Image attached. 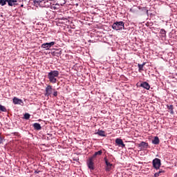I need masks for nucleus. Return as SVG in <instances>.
<instances>
[{
  "label": "nucleus",
  "mask_w": 177,
  "mask_h": 177,
  "mask_svg": "<svg viewBox=\"0 0 177 177\" xmlns=\"http://www.w3.org/2000/svg\"><path fill=\"white\" fill-rule=\"evenodd\" d=\"M59 74V71H50L47 75L49 82H51V84H56Z\"/></svg>",
  "instance_id": "1"
},
{
  "label": "nucleus",
  "mask_w": 177,
  "mask_h": 177,
  "mask_svg": "<svg viewBox=\"0 0 177 177\" xmlns=\"http://www.w3.org/2000/svg\"><path fill=\"white\" fill-rule=\"evenodd\" d=\"M52 0H34L35 5H39L41 8H49Z\"/></svg>",
  "instance_id": "2"
},
{
  "label": "nucleus",
  "mask_w": 177,
  "mask_h": 177,
  "mask_svg": "<svg viewBox=\"0 0 177 177\" xmlns=\"http://www.w3.org/2000/svg\"><path fill=\"white\" fill-rule=\"evenodd\" d=\"M8 3V6H17L19 3H17V0H0V5L1 6H5Z\"/></svg>",
  "instance_id": "3"
},
{
  "label": "nucleus",
  "mask_w": 177,
  "mask_h": 177,
  "mask_svg": "<svg viewBox=\"0 0 177 177\" xmlns=\"http://www.w3.org/2000/svg\"><path fill=\"white\" fill-rule=\"evenodd\" d=\"M112 28L113 30H116V31L124 30V23H113Z\"/></svg>",
  "instance_id": "4"
},
{
  "label": "nucleus",
  "mask_w": 177,
  "mask_h": 177,
  "mask_svg": "<svg viewBox=\"0 0 177 177\" xmlns=\"http://www.w3.org/2000/svg\"><path fill=\"white\" fill-rule=\"evenodd\" d=\"M152 164L155 169H160V167H161V160L156 158L153 160Z\"/></svg>",
  "instance_id": "5"
},
{
  "label": "nucleus",
  "mask_w": 177,
  "mask_h": 177,
  "mask_svg": "<svg viewBox=\"0 0 177 177\" xmlns=\"http://www.w3.org/2000/svg\"><path fill=\"white\" fill-rule=\"evenodd\" d=\"M53 91H55V88H53L51 85H48L46 87V92L44 93V96H47V97L50 96V95L53 93Z\"/></svg>",
  "instance_id": "6"
},
{
  "label": "nucleus",
  "mask_w": 177,
  "mask_h": 177,
  "mask_svg": "<svg viewBox=\"0 0 177 177\" xmlns=\"http://www.w3.org/2000/svg\"><path fill=\"white\" fill-rule=\"evenodd\" d=\"M104 160L106 164L105 171L106 172H110V171H111V169H113V164L109 162V160H107V158H104Z\"/></svg>",
  "instance_id": "7"
},
{
  "label": "nucleus",
  "mask_w": 177,
  "mask_h": 177,
  "mask_svg": "<svg viewBox=\"0 0 177 177\" xmlns=\"http://www.w3.org/2000/svg\"><path fill=\"white\" fill-rule=\"evenodd\" d=\"M55 41H51L50 43H44L43 44H41V48L43 49H46V50H49L50 48H52V46L55 45Z\"/></svg>",
  "instance_id": "8"
},
{
  "label": "nucleus",
  "mask_w": 177,
  "mask_h": 177,
  "mask_svg": "<svg viewBox=\"0 0 177 177\" xmlns=\"http://www.w3.org/2000/svg\"><path fill=\"white\" fill-rule=\"evenodd\" d=\"M94 162H93V158H89L88 160H87V166L89 169L91 171H93L95 169V166H94Z\"/></svg>",
  "instance_id": "9"
},
{
  "label": "nucleus",
  "mask_w": 177,
  "mask_h": 177,
  "mask_svg": "<svg viewBox=\"0 0 177 177\" xmlns=\"http://www.w3.org/2000/svg\"><path fill=\"white\" fill-rule=\"evenodd\" d=\"M138 147H140V150H145V149L149 148V143L142 141L140 144H138Z\"/></svg>",
  "instance_id": "10"
},
{
  "label": "nucleus",
  "mask_w": 177,
  "mask_h": 177,
  "mask_svg": "<svg viewBox=\"0 0 177 177\" xmlns=\"http://www.w3.org/2000/svg\"><path fill=\"white\" fill-rule=\"evenodd\" d=\"M115 142L117 146H118L119 147H125V144H124V141H122V139L116 138Z\"/></svg>",
  "instance_id": "11"
},
{
  "label": "nucleus",
  "mask_w": 177,
  "mask_h": 177,
  "mask_svg": "<svg viewBox=\"0 0 177 177\" xmlns=\"http://www.w3.org/2000/svg\"><path fill=\"white\" fill-rule=\"evenodd\" d=\"M13 104H20L21 106H23V104H24V102H23V100L19 99L17 97H15L13 98Z\"/></svg>",
  "instance_id": "12"
},
{
  "label": "nucleus",
  "mask_w": 177,
  "mask_h": 177,
  "mask_svg": "<svg viewBox=\"0 0 177 177\" xmlns=\"http://www.w3.org/2000/svg\"><path fill=\"white\" fill-rule=\"evenodd\" d=\"M140 86L141 88H144V89H147V91H149L150 89V84L147 82H143L140 84Z\"/></svg>",
  "instance_id": "13"
},
{
  "label": "nucleus",
  "mask_w": 177,
  "mask_h": 177,
  "mask_svg": "<svg viewBox=\"0 0 177 177\" xmlns=\"http://www.w3.org/2000/svg\"><path fill=\"white\" fill-rule=\"evenodd\" d=\"M49 8H50L52 10H59V9H60V4L59 3L52 4V3H50V6H49Z\"/></svg>",
  "instance_id": "14"
},
{
  "label": "nucleus",
  "mask_w": 177,
  "mask_h": 177,
  "mask_svg": "<svg viewBox=\"0 0 177 177\" xmlns=\"http://www.w3.org/2000/svg\"><path fill=\"white\" fill-rule=\"evenodd\" d=\"M32 126L36 131H41L42 129V127H41L39 123H34Z\"/></svg>",
  "instance_id": "15"
},
{
  "label": "nucleus",
  "mask_w": 177,
  "mask_h": 177,
  "mask_svg": "<svg viewBox=\"0 0 177 177\" xmlns=\"http://www.w3.org/2000/svg\"><path fill=\"white\" fill-rule=\"evenodd\" d=\"M102 154H103V151L102 150H100L98 151L95 152V153L93 155V156H91V158H96V157H97V156H102Z\"/></svg>",
  "instance_id": "16"
},
{
  "label": "nucleus",
  "mask_w": 177,
  "mask_h": 177,
  "mask_svg": "<svg viewBox=\"0 0 177 177\" xmlns=\"http://www.w3.org/2000/svg\"><path fill=\"white\" fill-rule=\"evenodd\" d=\"M152 143L153 145H160V138L158 136L154 137Z\"/></svg>",
  "instance_id": "17"
},
{
  "label": "nucleus",
  "mask_w": 177,
  "mask_h": 177,
  "mask_svg": "<svg viewBox=\"0 0 177 177\" xmlns=\"http://www.w3.org/2000/svg\"><path fill=\"white\" fill-rule=\"evenodd\" d=\"M95 135H98L99 136H106L105 132L103 130H98Z\"/></svg>",
  "instance_id": "18"
},
{
  "label": "nucleus",
  "mask_w": 177,
  "mask_h": 177,
  "mask_svg": "<svg viewBox=\"0 0 177 177\" xmlns=\"http://www.w3.org/2000/svg\"><path fill=\"white\" fill-rule=\"evenodd\" d=\"M8 110L5 106L0 104V113H6Z\"/></svg>",
  "instance_id": "19"
},
{
  "label": "nucleus",
  "mask_w": 177,
  "mask_h": 177,
  "mask_svg": "<svg viewBox=\"0 0 177 177\" xmlns=\"http://www.w3.org/2000/svg\"><path fill=\"white\" fill-rule=\"evenodd\" d=\"M160 34L162 38H165V37H167V32L164 29L160 30Z\"/></svg>",
  "instance_id": "20"
},
{
  "label": "nucleus",
  "mask_w": 177,
  "mask_h": 177,
  "mask_svg": "<svg viewBox=\"0 0 177 177\" xmlns=\"http://www.w3.org/2000/svg\"><path fill=\"white\" fill-rule=\"evenodd\" d=\"M168 110H170V114H174V105H167Z\"/></svg>",
  "instance_id": "21"
},
{
  "label": "nucleus",
  "mask_w": 177,
  "mask_h": 177,
  "mask_svg": "<svg viewBox=\"0 0 177 177\" xmlns=\"http://www.w3.org/2000/svg\"><path fill=\"white\" fill-rule=\"evenodd\" d=\"M145 63H143L142 64H138L139 71H143V66H145Z\"/></svg>",
  "instance_id": "22"
},
{
  "label": "nucleus",
  "mask_w": 177,
  "mask_h": 177,
  "mask_svg": "<svg viewBox=\"0 0 177 177\" xmlns=\"http://www.w3.org/2000/svg\"><path fill=\"white\" fill-rule=\"evenodd\" d=\"M30 117H31V115H30L28 113H26L24 115V118L25 120H30Z\"/></svg>",
  "instance_id": "23"
},
{
  "label": "nucleus",
  "mask_w": 177,
  "mask_h": 177,
  "mask_svg": "<svg viewBox=\"0 0 177 177\" xmlns=\"http://www.w3.org/2000/svg\"><path fill=\"white\" fill-rule=\"evenodd\" d=\"M46 138L48 140H52L53 139V136L50 133H47Z\"/></svg>",
  "instance_id": "24"
},
{
  "label": "nucleus",
  "mask_w": 177,
  "mask_h": 177,
  "mask_svg": "<svg viewBox=\"0 0 177 177\" xmlns=\"http://www.w3.org/2000/svg\"><path fill=\"white\" fill-rule=\"evenodd\" d=\"M130 12H131V13H136V12H138V8L133 7L130 9Z\"/></svg>",
  "instance_id": "25"
},
{
  "label": "nucleus",
  "mask_w": 177,
  "mask_h": 177,
  "mask_svg": "<svg viewBox=\"0 0 177 177\" xmlns=\"http://www.w3.org/2000/svg\"><path fill=\"white\" fill-rule=\"evenodd\" d=\"M53 96L55 97H56L57 96V91L54 89V90H53Z\"/></svg>",
  "instance_id": "26"
},
{
  "label": "nucleus",
  "mask_w": 177,
  "mask_h": 177,
  "mask_svg": "<svg viewBox=\"0 0 177 177\" xmlns=\"http://www.w3.org/2000/svg\"><path fill=\"white\" fill-rule=\"evenodd\" d=\"M154 176L155 177H158V176H160V173H155V174H154Z\"/></svg>",
  "instance_id": "27"
},
{
  "label": "nucleus",
  "mask_w": 177,
  "mask_h": 177,
  "mask_svg": "<svg viewBox=\"0 0 177 177\" xmlns=\"http://www.w3.org/2000/svg\"><path fill=\"white\" fill-rule=\"evenodd\" d=\"M2 140H3L2 137L0 136V143H2Z\"/></svg>",
  "instance_id": "28"
},
{
  "label": "nucleus",
  "mask_w": 177,
  "mask_h": 177,
  "mask_svg": "<svg viewBox=\"0 0 177 177\" xmlns=\"http://www.w3.org/2000/svg\"><path fill=\"white\" fill-rule=\"evenodd\" d=\"M149 24H150L147 23V24H145V26H147V27H149Z\"/></svg>",
  "instance_id": "29"
},
{
  "label": "nucleus",
  "mask_w": 177,
  "mask_h": 177,
  "mask_svg": "<svg viewBox=\"0 0 177 177\" xmlns=\"http://www.w3.org/2000/svg\"><path fill=\"white\" fill-rule=\"evenodd\" d=\"M61 24H62L61 23L56 24L57 26H62Z\"/></svg>",
  "instance_id": "30"
},
{
  "label": "nucleus",
  "mask_w": 177,
  "mask_h": 177,
  "mask_svg": "<svg viewBox=\"0 0 177 177\" xmlns=\"http://www.w3.org/2000/svg\"><path fill=\"white\" fill-rule=\"evenodd\" d=\"M161 172H162V171H159L158 172V174H159V175L161 174Z\"/></svg>",
  "instance_id": "31"
},
{
  "label": "nucleus",
  "mask_w": 177,
  "mask_h": 177,
  "mask_svg": "<svg viewBox=\"0 0 177 177\" xmlns=\"http://www.w3.org/2000/svg\"><path fill=\"white\" fill-rule=\"evenodd\" d=\"M115 23H122V21H116Z\"/></svg>",
  "instance_id": "32"
},
{
  "label": "nucleus",
  "mask_w": 177,
  "mask_h": 177,
  "mask_svg": "<svg viewBox=\"0 0 177 177\" xmlns=\"http://www.w3.org/2000/svg\"><path fill=\"white\" fill-rule=\"evenodd\" d=\"M21 6V8H23V6H24V5L22 4Z\"/></svg>",
  "instance_id": "33"
},
{
  "label": "nucleus",
  "mask_w": 177,
  "mask_h": 177,
  "mask_svg": "<svg viewBox=\"0 0 177 177\" xmlns=\"http://www.w3.org/2000/svg\"><path fill=\"white\" fill-rule=\"evenodd\" d=\"M147 13H149V10H147Z\"/></svg>",
  "instance_id": "34"
},
{
  "label": "nucleus",
  "mask_w": 177,
  "mask_h": 177,
  "mask_svg": "<svg viewBox=\"0 0 177 177\" xmlns=\"http://www.w3.org/2000/svg\"><path fill=\"white\" fill-rule=\"evenodd\" d=\"M174 177H177V174L174 176Z\"/></svg>",
  "instance_id": "35"
},
{
  "label": "nucleus",
  "mask_w": 177,
  "mask_h": 177,
  "mask_svg": "<svg viewBox=\"0 0 177 177\" xmlns=\"http://www.w3.org/2000/svg\"><path fill=\"white\" fill-rule=\"evenodd\" d=\"M176 75H177V73H176Z\"/></svg>",
  "instance_id": "36"
}]
</instances>
